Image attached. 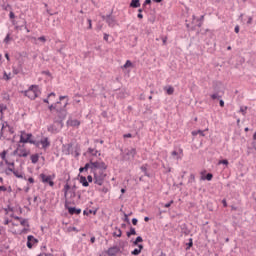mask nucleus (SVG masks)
Listing matches in <instances>:
<instances>
[{"mask_svg": "<svg viewBox=\"0 0 256 256\" xmlns=\"http://www.w3.org/2000/svg\"><path fill=\"white\" fill-rule=\"evenodd\" d=\"M171 155L173 157V159H176L177 161L183 159V148L178 147L177 149L173 150L171 152Z\"/></svg>", "mask_w": 256, "mask_h": 256, "instance_id": "nucleus-11", "label": "nucleus"}, {"mask_svg": "<svg viewBox=\"0 0 256 256\" xmlns=\"http://www.w3.org/2000/svg\"><path fill=\"white\" fill-rule=\"evenodd\" d=\"M23 95H25V97H28V99H31L33 101L37 99L39 95H41V90L39 89L38 85H31L27 90L23 92Z\"/></svg>", "mask_w": 256, "mask_h": 256, "instance_id": "nucleus-4", "label": "nucleus"}, {"mask_svg": "<svg viewBox=\"0 0 256 256\" xmlns=\"http://www.w3.org/2000/svg\"><path fill=\"white\" fill-rule=\"evenodd\" d=\"M119 253V248L117 247H111L107 250V255L109 256H115Z\"/></svg>", "mask_w": 256, "mask_h": 256, "instance_id": "nucleus-14", "label": "nucleus"}, {"mask_svg": "<svg viewBox=\"0 0 256 256\" xmlns=\"http://www.w3.org/2000/svg\"><path fill=\"white\" fill-rule=\"evenodd\" d=\"M253 139H254V141H256V132L253 135Z\"/></svg>", "mask_w": 256, "mask_h": 256, "instance_id": "nucleus-63", "label": "nucleus"}, {"mask_svg": "<svg viewBox=\"0 0 256 256\" xmlns=\"http://www.w3.org/2000/svg\"><path fill=\"white\" fill-rule=\"evenodd\" d=\"M31 137H33V134L27 133L25 131H21L20 132V140L18 143H20V144L21 143H31V141H33V140H31Z\"/></svg>", "mask_w": 256, "mask_h": 256, "instance_id": "nucleus-10", "label": "nucleus"}, {"mask_svg": "<svg viewBox=\"0 0 256 256\" xmlns=\"http://www.w3.org/2000/svg\"><path fill=\"white\" fill-rule=\"evenodd\" d=\"M0 191H3V192L7 191V187H5V186H0Z\"/></svg>", "mask_w": 256, "mask_h": 256, "instance_id": "nucleus-49", "label": "nucleus"}, {"mask_svg": "<svg viewBox=\"0 0 256 256\" xmlns=\"http://www.w3.org/2000/svg\"><path fill=\"white\" fill-rule=\"evenodd\" d=\"M4 173H5V175H11V173H13V169H11V168H6V169L4 170Z\"/></svg>", "mask_w": 256, "mask_h": 256, "instance_id": "nucleus-36", "label": "nucleus"}, {"mask_svg": "<svg viewBox=\"0 0 256 256\" xmlns=\"http://www.w3.org/2000/svg\"><path fill=\"white\" fill-rule=\"evenodd\" d=\"M12 173L18 179H23V173H21L19 170H14Z\"/></svg>", "mask_w": 256, "mask_h": 256, "instance_id": "nucleus-25", "label": "nucleus"}, {"mask_svg": "<svg viewBox=\"0 0 256 256\" xmlns=\"http://www.w3.org/2000/svg\"><path fill=\"white\" fill-rule=\"evenodd\" d=\"M33 39H34V41H40L43 44H45L47 42V38H45V36H41L38 39L34 37Z\"/></svg>", "mask_w": 256, "mask_h": 256, "instance_id": "nucleus-30", "label": "nucleus"}, {"mask_svg": "<svg viewBox=\"0 0 256 256\" xmlns=\"http://www.w3.org/2000/svg\"><path fill=\"white\" fill-rule=\"evenodd\" d=\"M67 231H68V233H71V232H75V233H79V230L76 228V227H72V226H70V227H68L67 228Z\"/></svg>", "mask_w": 256, "mask_h": 256, "instance_id": "nucleus-31", "label": "nucleus"}, {"mask_svg": "<svg viewBox=\"0 0 256 256\" xmlns=\"http://www.w3.org/2000/svg\"><path fill=\"white\" fill-rule=\"evenodd\" d=\"M138 243H143V238L141 236H138L136 240L134 241V245H137Z\"/></svg>", "mask_w": 256, "mask_h": 256, "instance_id": "nucleus-35", "label": "nucleus"}, {"mask_svg": "<svg viewBox=\"0 0 256 256\" xmlns=\"http://www.w3.org/2000/svg\"><path fill=\"white\" fill-rule=\"evenodd\" d=\"M36 243H39V241L37 240V238H35L32 235H29L27 237V247L28 249H33V245H35Z\"/></svg>", "mask_w": 256, "mask_h": 256, "instance_id": "nucleus-12", "label": "nucleus"}, {"mask_svg": "<svg viewBox=\"0 0 256 256\" xmlns=\"http://www.w3.org/2000/svg\"><path fill=\"white\" fill-rule=\"evenodd\" d=\"M234 31L235 33H239V25L235 26Z\"/></svg>", "mask_w": 256, "mask_h": 256, "instance_id": "nucleus-51", "label": "nucleus"}, {"mask_svg": "<svg viewBox=\"0 0 256 256\" xmlns=\"http://www.w3.org/2000/svg\"><path fill=\"white\" fill-rule=\"evenodd\" d=\"M115 235H116V237H121V235H122L121 230L119 229L117 232H115Z\"/></svg>", "mask_w": 256, "mask_h": 256, "instance_id": "nucleus-44", "label": "nucleus"}, {"mask_svg": "<svg viewBox=\"0 0 256 256\" xmlns=\"http://www.w3.org/2000/svg\"><path fill=\"white\" fill-rule=\"evenodd\" d=\"M68 213H70V215H79L81 213V209L68 208Z\"/></svg>", "mask_w": 256, "mask_h": 256, "instance_id": "nucleus-19", "label": "nucleus"}, {"mask_svg": "<svg viewBox=\"0 0 256 256\" xmlns=\"http://www.w3.org/2000/svg\"><path fill=\"white\" fill-rule=\"evenodd\" d=\"M129 67H133V63L130 62V60H127L122 69H129Z\"/></svg>", "mask_w": 256, "mask_h": 256, "instance_id": "nucleus-29", "label": "nucleus"}, {"mask_svg": "<svg viewBox=\"0 0 256 256\" xmlns=\"http://www.w3.org/2000/svg\"><path fill=\"white\" fill-rule=\"evenodd\" d=\"M9 223H11V220L9 221V220H6L5 222H4V225H9Z\"/></svg>", "mask_w": 256, "mask_h": 256, "instance_id": "nucleus-60", "label": "nucleus"}, {"mask_svg": "<svg viewBox=\"0 0 256 256\" xmlns=\"http://www.w3.org/2000/svg\"><path fill=\"white\" fill-rule=\"evenodd\" d=\"M88 183H93V181L95 182V175L93 174V176L88 175L86 178Z\"/></svg>", "mask_w": 256, "mask_h": 256, "instance_id": "nucleus-32", "label": "nucleus"}, {"mask_svg": "<svg viewBox=\"0 0 256 256\" xmlns=\"http://www.w3.org/2000/svg\"><path fill=\"white\" fill-rule=\"evenodd\" d=\"M222 203H223V205H224V207H227V200H222Z\"/></svg>", "mask_w": 256, "mask_h": 256, "instance_id": "nucleus-57", "label": "nucleus"}, {"mask_svg": "<svg viewBox=\"0 0 256 256\" xmlns=\"http://www.w3.org/2000/svg\"><path fill=\"white\" fill-rule=\"evenodd\" d=\"M57 97V95L52 92L48 95V98L44 99L43 102L44 103H49V101H55V98Z\"/></svg>", "mask_w": 256, "mask_h": 256, "instance_id": "nucleus-17", "label": "nucleus"}, {"mask_svg": "<svg viewBox=\"0 0 256 256\" xmlns=\"http://www.w3.org/2000/svg\"><path fill=\"white\" fill-rule=\"evenodd\" d=\"M0 157L2 160H4L5 165H7L8 169H12V173L15 171V161L14 160H10L7 157V150H4L2 152H0Z\"/></svg>", "mask_w": 256, "mask_h": 256, "instance_id": "nucleus-8", "label": "nucleus"}, {"mask_svg": "<svg viewBox=\"0 0 256 256\" xmlns=\"http://www.w3.org/2000/svg\"><path fill=\"white\" fill-rule=\"evenodd\" d=\"M63 193L66 202L76 197L75 190L69 184L64 185Z\"/></svg>", "mask_w": 256, "mask_h": 256, "instance_id": "nucleus-7", "label": "nucleus"}, {"mask_svg": "<svg viewBox=\"0 0 256 256\" xmlns=\"http://www.w3.org/2000/svg\"><path fill=\"white\" fill-rule=\"evenodd\" d=\"M220 107H225V101L220 100Z\"/></svg>", "mask_w": 256, "mask_h": 256, "instance_id": "nucleus-54", "label": "nucleus"}, {"mask_svg": "<svg viewBox=\"0 0 256 256\" xmlns=\"http://www.w3.org/2000/svg\"><path fill=\"white\" fill-rule=\"evenodd\" d=\"M11 41V35L10 34H7L5 39H4V43H9Z\"/></svg>", "mask_w": 256, "mask_h": 256, "instance_id": "nucleus-37", "label": "nucleus"}, {"mask_svg": "<svg viewBox=\"0 0 256 256\" xmlns=\"http://www.w3.org/2000/svg\"><path fill=\"white\" fill-rule=\"evenodd\" d=\"M131 235H137L135 228H130V232L127 233V237H131Z\"/></svg>", "mask_w": 256, "mask_h": 256, "instance_id": "nucleus-33", "label": "nucleus"}, {"mask_svg": "<svg viewBox=\"0 0 256 256\" xmlns=\"http://www.w3.org/2000/svg\"><path fill=\"white\" fill-rule=\"evenodd\" d=\"M67 125L69 127H79V125H81V122L77 119H69L67 121Z\"/></svg>", "mask_w": 256, "mask_h": 256, "instance_id": "nucleus-13", "label": "nucleus"}, {"mask_svg": "<svg viewBox=\"0 0 256 256\" xmlns=\"http://www.w3.org/2000/svg\"><path fill=\"white\" fill-rule=\"evenodd\" d=\"M144 5H151V0H145Z\"/></svg>", "mask_w": 256, "mask_h": 256, "instance_id": "nucleus-52", "label": "nucleus"}, {"mask_svg": "<svg viewBox=\"0 0 256 256\" xmlns=\"http://www.w3.org/2000/svg\"><path fill=\"white\" fill-rule=\"evenodd\" d=\"M171 205H173V200H171L169 203H166L164 205V207H166V209H169V207H171Z\"/></svg>", "mask_w": 256, "mask_h": 256, "instance_id": "nucleus-41", "label": "nucleus"}, {"mask_svg": "<svg viewBox=\"0 0 256 256\" xmlns=\"http://www.w3.org/2000/svg\"><path fill=\"white\" fill-rule=\"evenodd\" d=\"M125 191H126L125 188L121 189V193H125Z\"/></svg>", "mask_w": 256, "mask_h": 256, "instance_id": "nucleus-64", "label": "nucleus"}, {"mask_svg": "<svg viewBox=\"0 0 256 256\" xmlns=\"http://www.w3.org/2000/svg\"><path fill=\"white\" fill-rule=\"evenodd\" d=\"M10 230L14 235H26L31 231V226L29 225V219L12 216Z\"/></svg>", "mask_w": 256, "mask_h": 256, "instance_id": "nucleus-2", "label": "nucleus"}, {"mask_svg": "<svg viewBox=\"0 0 256 256\" xmlns=\"http://www.w3.org/2000/svg\"><path fill=\"white\" fill-rule=\"evenodd\" d=\"M192 135H193L194 137H196V135H201V137H205V133H203L202 130L192 131Z\"/></svg>", "mask_w": 256, "mask_h": 256, "instance_id": "nucleus-28", "label": "nucleus"}, {"mask_svg": "<svg viewBox=\"0 0 256 256\" xmlns=\"http://www.w3.org/2000/svg\"><path fill=\"white\" fill-rule=\"evenodd\" d=\"M240 113H242V115H247V106L240 107Z\"/></svg>", "mask_w": 256, "mask_h": 256, "instance_id": "nucleus-34", "label": "nucleus"}, {"mask_svg": "<svg viewBox=\"0 0 256 256\" xmlns=\"http://www.w3.org/2000/svg\"><path fill=\"white\" fill-rule=\"evenodd\" d=\"M144 221L147 223V221H149V217H145Z\"/></svg>", "mask_w": 256, "mask_h": 256, "instance_id": "nucleus-62", "label": "nucleus"}, {"mask_svg": "<svg viewBox=\"0 0 256 256\" xmlns=\"http://www.w3.org/2000/svg\"><path fill=\"white\" fill-rule=\"evenodd\" d=\"M213 179V174H211V173H208L206 176H201V180L202 181H211Z\"/></svg>", "mask_w": 256, "mask_h": 256, "instance_id": "nucleus-23", "label": "nucleus"}, {"mask_svg": "<svg viewBox=\"0 0 256 256\" xmlns=\"http://www.w3.org/2000/svg\"><path fill=\"white\" fill-rule=\"evenodd\" d=\"M90 242L95 243V236L91 237Z\"/></svg>", "mask_w": 256, "mask_h": 256, "instance_id": "nucleus-58", "label": "nucleus"}, {"mask_svg": "<svg viewBox=\"0 0 256 256\" xmlns=\"http://www.w3.org/2000/svg\"><path fill=\"white\" fill-rule=\"evenodd\" d=\"M154 3H161L163 0H152Z\"/></svg>", "mask_w": 256, "mask_h": 256, "instance_id": "nucleus-61", "label": "nucleus"}, {"mask_svg": "<svg viewBox=\"0 0 256 256\" xmlns=\"http://www.w3.org/2000/svg\"><path fill=\"white\" fill-rule=\"evenodd\" d=\"M106 23H108L109 27H113L115 25V18L108 16L106 19Z\"/></svg>", "mask_w": 256, "mask_h": 256, "instance_id": "nucleus-20", "label": "nucleus"}, {"mask_svg": "<svg viewBox=\"0 0 256 256\" xmlns=\"http://www.w3.org/2000/svg\"><path fill=\"white\" fill-rule=\"evenodd\" d=\"M79 183H81L83 187H89V182L85 176H79Z\"/></svg>", "mask_w": 256, "mask_h": 256, "instance_id": "nucleus-16", "label": "nucleus"}, {"mask_svg": "<svg viewBox=\"0 0 256 256\" xmlns=\"http://www.w3.org/2000/svg\"><path fill=\"white\" fill-rule=\"evenodd\" d=\"M137 17H138V19H143V14L138 13Z\"/></svg>", "mask_w": 256, "mask_h": 256, "instance_id": "nucleus-56", "label": "nucleus"}, {"mask_svg": "<svg viewBox=\"0 0 256 256\" xmlns=\"http://www.w3.org/2000/svg\"><path fill=\"white\" fill-rule=\"evenodd\" d=\"M89 170L91 171L92 175H94V184L101 187L107 178V173L105 172L107 171V164H105V162L102 160H90V162L86 163L84 167L79 168L80 173Z\"/></svg>", "mask_w": 256, "mask_h": 256, "instance_id": "nucleus-1", "label": "nucleus"}, {"mask_svg": "<svg viewBox=\"0 0 256 256\" xmlns=\"http://www.w3.org/2000/svg\"><path fill=\"white\" fill-rule=\"evenodd\" d=\"M130 7L137 9V7H141V2L139 0H132L130 3Z\"/></svg>", "mask_w": 256, "mask_h": 256, "instance_id": "nucleus-21", "label": "nucleus"}, {"mask_svg": "<svg viewBox=\"0 0 256 256\" xmlns=\"http://www.w3.org/2000/svg\"><path fill=\"white\" fill-rule=\"evenodd\" d=\"M28 182H30L31 184L35 183V179H33V177L28 178Z\"/></svg>", "mask_w": 256, "mask_h": 256, "instance_id": "nucleus-48", "label": "nucleus"}, {"mask_svg": "<svg viewBox=\"0 0 256 256\" xmlns=\"http://www.w3.org/2000/svg\"><path fill=\"white\" fill-rule=\"evenodd\" d=\"M210 97H211V99H213V100L219 99V94L215 93V94H212Z\"/></svg>", "mask_w": 256, "mask_h": 256, "instance_id": "nucleus-40", "label": "nucleus"}, {"mask_svg": "<svg viewBox=\"0 0 256 256\" xmlns=\"http://www.w3.org/2000/svg\"><path fill=\"white\" fill-rule=\"evenodd\" d=\"M7 111V106L0 104V119H3V113Z\"/></svg>", "mask_w": 256, "mask_h": 256, "instance_id": "nucleus-24", "label": "nucleus"}, {"mask_svg": "<svg viewBox=\"0 0 256 256\" xmlns=\"http://www.w3.org/2000/svg\"><path fill=\"white\" fill-rule=\"evenodd\" d=\"M131 137H132L131 133H128V134H125V135H124V138H125V139H131Z\"/></svg>", "mask_w": 256, "mask_h": 256, "instance_id": "nucleus-46", "label": "nucleus"}, {"mask_svg": "<svg viewBox=\"0 0 256 256\" xmlns=\"http://www.w3.org/2000/svg\"><path fill=\"white\" fill-rule=\"evenodd\" d=\"M5 58L7 59V61H10L9 53H6V54H5Z\"/></svg>", "mask_w": 256, "mask_h": 256, "instance_id": "nucleus-59", "label": "nucleus"}, {"mask_svg": "<svg viewBox=\"0 0 256 256\" xmlns=\"http://www.w3.org/2000/svg\"><path fill=\"white\" fill-rule=\"evenodd\" d=\"M30 143L44 150L49 149V147H51V141L47 137H42L39 141H30Z\"/></svg>", "mask_w": 256, "mask_h": 256, "instance_id": "nucleus-6", "label": "nucleus"}, {"mask_svg": "<svg viewBox=\"0 0 256 256\" xmlns=\"http://www.w3.org/2000/svg\"><path fill=\"white\" fill-rule=\"evenodd\" d=\"M191 247H193V238L189 239V243H188V248L187 249H191Z\"/></svg>", "mask_w": 256, "mask_h": 256, "instance_id": "nucleus-39", "label": "nucleus"}, {"mask_svg": "<svg viewBox=\"0 0 256 256\" xmlns=\"http://www.w3.org/2000/svg\"><path fill=\"white\" fill-rule=\"evenodd\" d=\"M143 249V245H138V248L132 251V255H139Z\"/></svg>", "mask_w": 256, "mask_h": 256, "instance_id": "nucleus-22", "label": "nucleus"}, {"mask_svg": "<svg viewBox=\"0 0 256 256\" xmlns=\"http://www.w3.org/2000/svg\"><path fill=\"white\" fill-rule=\"evenodd\" d=\"M137 223H138V220L136 218H133L132 219V225H137Z\"/></svg>", "mask_w": 256, "mask_h": 256, "instance_id": "nucleus-47", "label": "nucleus"}, {"mask_svg": "<svg viewBox=\"0 0 256 256\" xmlns=\"http://www.w3.org/2000/svg\"><path fill=\"white\" fill-rule=\"evenodd\" d=\"M9 18H10V19H15V13H13V11H11V12L9 13Z\"/></svg>", "mask_w": 256, "mask_h": 256, "instance_id": "nucleus-43", "label": "nucleus"}, {"mask_svg": "<svg viewBox=\"0 0 256 256\" xmlns=\"http://www.w3.org/2000/svg\"><path fill=\"white\" fill-rule=\"evenodd\" d=\"M4 81H10V79H13V74L4 72L3 76Z\"/></svg>", "mask_w": 256, "mask_h": 256, "instance_id": "nucleus-26", "label": "nucleus"}, {"mask_svg": "<svg viewBox=\"0 0 256 256\" xmlns=\"http://www.w3.org/2000/svg\"><path fill=\"white\" fill-rule=\"evenodd\" d=\"M63 99H67V96H60L59 97V102L61 103V101H63Z\"/></svg>", "mask_w": 256, "mask_h": 256, "instance_id": "nucleus-50", "label": "nucleus"}, {"mask_svg": "<svg viewBox=\"0 0 256 256\" xmlns=\"http://www.w3.org/2000/svg\"><path fill=\"white\" fill-rule=\"evenodd\" d=\"M39 178L41 179L42 183H48L50 187L55 186V182H53V179H55V175H46V174H40Z\"/></svg>", "mask_w": 256, "mask_h": 256, "instance_id": "nucleus-9", "label": "nucleus"}, {"mask_svg": "<svg viewBox=\"0 0 256 256\" xmlns=\"http://www.w3.org/2000/svg\"><path fill=\"white\" fill-rule=\"evenodd\" d=\"M253 23V17H249L247 21V25H251Z\"/></svg>", "mask_w": 256, "mask_h": 256, "instance_id": "nucleus-45", "label": "nucleus"}, {"mask_svg": "<svg viewBox=\"0 0 256 256\" xmlns=\"http://www.w3.org/2000/svg\"><path fill=\"white\" fill-rule=\"evenodd\" d=\"M104 41H109V36H108V34H104Z\"/></svg>", "mask_w": 256, "mask_h": 256, "instance_id": "nucleus-53", "label": "nucleus"}, {"mask_svg": "<svg viewBox=\"0 0 256 256\" xmlns=\"http://www.w3.org/2000/svg\"><path fill=\"white\" fill-rule=\"evenodd\" d=\"M67 105H69V102H66L63 106H61V102L58 101L54 104H51L48 109L51 112L55 111L58 117V121L63 123V121H65L67 118Z\"/></svg>", "mask_w": 256, "mask_h": 256, "instance_id": "nucleus-3", "label": "nucleus"}, {"mask_svg": "<svg viewBox=\"0 0 256 256\" xmlns=\"http://www.w3.org/2000/svg\"><path fill=\"white\" fill-rule=\"evenodd\" d=\"M164 91H166L167 95H173L175 88H173V86H166L164 87Z\"/></svg>", "mask_w": 256, "mask_h": 256, "instance_id": "nucleus-18", "label": "nucleus"}, {"mask_svg": "<svg viewBox=\"0 0 256 256\" xmlns=\"http://www.w3.org/2000/svg\"><path fill=\"white\" fill-rule=\"evenodd\" d=\"M32 163H37L39 161V154H33L31 157H30Z\"/></svg>", "mask_w": 256, "mask_h": 256, "instance_id": "nucleus-27", "label": "nucleus"}, {"mask_svg": "<svg viewBox=\"0 0 256 256\" xmlns=\"http://www.w3.org/2000/svg\"><path fill=\"white\" fill-rule=\"evenodd\" d=\"M126 155L131 159H135V156L137 155V150L135 148H131L127 150Z\"/></svg>", "mask_w": 256, "mask_h": 256, "instance_id": "nucleus-15", "label": "nucleus"}, {"mask_svg": "<svg viewBox=\"0 0 256 256\" xmlns=\"http://www.w3.org/2000/svg\"><path fill=\"white\" fill-rule=\"evenodd\" d=\"M88 29H93V24L91 22V19H88Z\"/></svg>", "mask_w": 256, "mask_h": 256, "instance_id": "nucleus-42", "label": "nucleus"}, {"mask_svg": "<svg viewBox=\"0 0 256 256\" xmlns=\"http://www.w3.org/2000/svg\"><path fill=\"white\" fill-rule=\"evenodd\" d=\"M218 165H229V161L228 160H220L218 162Z\"/></svg>", "mask_w": 256, "mask_h": 256, "instance_id": "nucleus-38", "label": "nucleus"}, {"mask_svg": "<svg viewBox=\"0 0 256 256\" xmlns=\"http://www.w3.org/2000/svg\"><path fill=\"white\" fill-rule=\"evenodd\" d=\"M12 155H16L17 157H29V155H31V151L25 146V144L18 143Z\"/></svg>", "mask_w": 256, "mask_h": 256, "instance_id": "nucleus-5", "label": "nucleus"}, {"mask_svg": "<svg viewBox=\"0 0 256 256\" xmlns=\"http://www.w3.org/2000/svg\"><path fill=\"white\" fill-rule=\"evenodd\" d=\"M162 41H163V45H167V37L163 38Z\"/></svg>", "mask_w": 256, "mask_h": 256, "instance_id": "nucleus-55", "label": "nucleus"}]
</instances>
